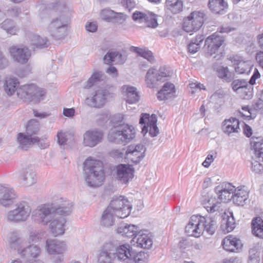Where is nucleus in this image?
Instances as JSON below:
<instances>
[{
  "instance_id": "nucleus-21",
  "label": "nucleus",
  "mask_w": 263,
  "mask_h": 263,
  "mask_svg": "<svg viewBox=\"0 0 263 263\" xmlns=\"http://www.w3.org/2000/svg\"><path fill=\"white\" fill-rule=\"evenodd\" d=\"M132 243L134 245L136 243L137 247L149 249L152 247L153 240L147 231H140L136 236L133 237Z\"/></svg>"
},
{
  "instance_id": "nucleus-46",
  "label": "nucleus",
  "mask_w": 263,
  "mask_h": 263,
  "mask_svg": "<svg viewBox=\"0 0 263 263\" xmlns=\"http://www.w3.org/2000/svg\"><path fill=\"white\" fill-rule=\"evenodd\" d=\"M120 233H123V235L128 237L134 236L140 231L139 228L134 224H125L124 227L120 228Z\"/></svg>"
},
{
  "instance_id": "nucleus-29",
  "label": "nucleus",
  "mask_w": 263,
  "mask_h": 263,
  "mask_svg": "<svg viewBox=\"0 0 263 263\" xmlns=\"http://www.w3.org/2000/svg\"><path fill=\"white\" fill-rule=\"evenodd\" d=\"M8 247L10 250H17L20 254V250H22L23 242L20 237L19 233L16 231L9 233L7 237Z\"/></svg>"
},
{
  "instance_id": "nucleus-27",
  "label": "nucleus",
  "mask_w": 263,
  "mask_h": 263,
  "mask_svg": "<svg viewBox=\"0 0 263 263\" xmlns=\"http://www.w3.org/2000/svg\"><path fill=\"white\" fill-rule=\"evenodd\" d=\"M19 147L22 149H27L33 144L39 142L37 136H31L26 133H21L18 134L17 138Z\"/></svg>"
},
{
  "instance_id": "nucleus-58",
  "label": "nucleus",
  "mask_w": 263,
  "mask_h": 263,
  "mask_svg": "<svg viewBox=\"0 0 263 263\" xmlns=\"http://www.w3.org/2000/svg\"><path fill=\"white\" fill-rule=\"evenodd\" d=\"M109 118V115L107 111H103L97 115L96 120L99 124L107 122Z\"/></svg>"
},
{
  "instance_id": "nucleus-24",
  "label": "nucleus",
  "mask_w": 263,
  "mask_h": 263,
  "mask_svg": "<svg viewBox=\"0 0 263 263\" xmlns=\"http://www.w3.org/2000/svg\"><path fill=\"white\" fill-rule=\"evenodd\" d=\"M224 41L223 37L218 35L217 33L208 37L205 41V45L208 46L207 53L210 55L215 53Z\"/></svg>"
},
{
  "instance_id": "nucleus-57",
  "label": "nucleus",
  "mask_w": 263,
  "mask_h": 263,
  "mask_svg": "<svg viewBox=\"0 0 263 263\" xmlns=\"http://www.w3.org/2000/svg\"><path fill=\"white\" fill-rule=\"evenodd\" d=\"M249 82L245 80H235L231 84L233 90L237 93L240 91V89H243Z\"/></svg>"
},
{
  "instance_id": "nucleus-56",
  "label": "nucleus",
  "mask_w": 263,
  "mask_h": 263,
  "mask_svg": "<svg viewBox=\"0 0 263 263\" xmlns=\"http://www.w3.org/2000/svg\"><path fill=\"white\" fill-rule=\"evenodd\" d=\"M45 94V91L43 89L36 86V90L32 93L29 100L35 102H40L43 99Z\"/></svg>"
},
{
  "instance_id": "nucleus-35",
  "label": "nucleus",
  "mask_w": 263,
  "mask_h": 263,
  "mask_svg": "<svg viewBox=\"0 0 263 263\" xmlns=\"http://www.w3.org/2000/svg\"><path fill=\"white\" fill-rule=\"evenodd\" d=\"M115 213L107 207L103 211L101 219L100 224L102 227L109 228L112 226L115 222Z\"/></svg>"
},
{
  "instance_id": "nucleus-11",
  "label": "nucleus",
  "mask_w": 263,
  "mask_h": 263,
  "mask_svg": "<svg viewBox=\"0 0 263 263\" xmlns=\"http://www.w3.org/2000/svg\"><path fill=\"white\" fill-rule=\"evenodd\" d=\"M132 18L134 21L148 28H156L158 26L157 15L152 12L136 11L133 13Z\"/></svg>"
},
{
  "instance_id": "nucleus-28",
  "label": "nucleus",
  "mask_w": 263,
  "mask_h": 263,
  "mask_svg": "<svg viewBox=\"0 0 263 263\" xmlns=\"http://www.w3.org/2000/svg\"><path fill=\"white\" fill-rule=\"evenodd\" d=\"M54 211L57 215H69L72 210V204L69 201L64 200L63 198H60L58 201L53 203Z\"/></svg>"
},
{
  "instance_id": "nucleus-16",
  "label": "nucleus",
  "mask_w": 263,
  "mask_h": 263,
  "mask_svg": "<svg viewBox=\"0 0 263 263\" xmlns=\"http://www.w3.org/2000/svg\"><path fill=\"white\" fill-rule=\"evenodd\" d=\"M115 247L112 242H107L101 247L98 257V263H112L116 257Z\"/></svg>"
},
{
  "instance_id": "nucleus-52",
  "label": "nucleus",
  "mask_w": 263,
  "mask_h": 263,
  "mask_svg": "<svg viewBox=\"0 0 263 263\" xmlns=\"http://www.w3.org/2000/svg\"><path fill=\"white\" fill-rule=\"evenodd\" d=\"M47 39L37 35H33L31 37V44L37 48H44L46 47Z\"/></svg>"
},
{
  "instance_id": "nucleus-39",
  "label": "nucleus",
  "mask_w": 263,
  "mask_h": 263,
  "mask_svg": "<svg viewBox=\"0 0 263 263\" xmlns=\"http://www.w3.org/2000/svg\"><path fill=\"white\" fill-rule=\"evenodd\" d=\"M20 254L22 257L26 258L31 257L36 258L38 257L41 253L40 248L36 245H30L27 248H24L22 250H20Z\"/></svg>"
},
{
  "instance_id": "nucleus-10",
  "label": "nucleus",
  "mask_w": 263,
  "mask_h": 263,
  "mask_svg": "<svg viewBox=\"0 0 263 263\" xmlns=\"http://www.w3.org/2000/svg\"><path fill=\"white\" fill-rule=\"evenodd\" d=\"M48 30L55 39H61L66 33L67 22L62 16L53 18L48 25Z\"/></svg>"
},
{
  "instance_id": "nucleus-22",
  "label": "nucleus",
  "mask_w": 263,
  "mask_h": 263,
  "mask_svg": "<svg viewBox=\"0 0 263 263\" xmlns=\"http://www.w3.org/2000/svg\"><path fill=\"white\" fill-rule=\"evenodd\" d=\"M16 195L13 189L7 184H0V204L8 206L12 204Z\"/></svg>"
},
{
  "instance_id": "nucleus-19",
  "label": "nucleus",
  "mask_w": 263,
  "mask_h": 263,
  "mask_svg": "<svg viewBox=\"0 0 263 263\" xmlns=\"http://www.w3.org/2000/svg\"><path fill=\"white\" fill-rule=\"evenodd\" d=\"M66 220L61 216L55 214L49 222V229L54 236L62 235L65 231Z\"/></svg>"
},
{
  "instance_id": "nucleus-48",
  "label": "nucleus",
  "mask_w": 263,
  "mask_h": 263,
  "mask_svg": "<svg viewBox=\"0 0 263 263\" xmlns=\"http://www.w3.org/2000/svg\"><path fill=\"white\" fill-rule=\"evenodd\" d=\"M235 71L238 74L248 73L252 67L250 61H239L237 64H234Z\"/></svg>"
},
{
  "instance_id": "nucleus-31",
  "label": "nucleus",
  "mask_w": 263,
  "mask_h": 263,
  "mask_svg": "<svg viewBox=\"0 0 263 263\" xmlns=\"http://www.w3.org/2000/svg\"><path fill=\"white\" fill-rule=\"evenodd\" d=\"M123 92L125 94L126 101L129 104H134L140 100V95L136 87L124 85L122 87Z\"/></svg>"
},
{
  "instance_id": "nucleus-23",
  "label": "nucleus",
  "mask_w": 263,
  "mask_h": 263,
  "mask_svg": "<svg viewBox=\"0 0 263 263\" xmlns=\"http://www.w3.org/2000/svg\"><path fill=\"white\" fill-rule=\"evenodd\" d=\"M115 252L118 259L124 263H131L134 250L129 244H124L115 249Z\"/></svg>"
},
{
  "instance_id": "nucleus-49",
  "label": "nucleus",
  "mask_w": 263,
  "mask_h": 263,
  "mask_svg": "<svg viewBox=\"0 0 263 263\" xmlns=\"http://www.w3.org/2000/svg\"><path fill=\"white\" fill-rule=\"evenodd\" d=\"M46 231H31L29 232L28 241L29 243H36L41 241L45 237Z\"/></svg>"
},
{
  "instance_id": "nucleus-43",
  "label": "nucleus",
  "mask_w": 263,
  "mask_h": 263,
  "mask_svg": "<svg viewBox=\"0 0 263 263\" xmlns=\"http://www.w3.org/2000/svg\"><path fill=\"white\" fill-rule=\"evenodd\" d=\"M253 234L256 236L263 238V220L260 217L254 218L252 221Z\"/></svg>"
},
{
  "instance_id": "nucleus-12",
  "label": "nucleus",
  "mask_w": 263,
  "mask_h": 263,
  "mask_svg": "<svg viewBox=\"0 0 263 263\" xmlns=\"http://www.w3.org/2000/svg\"><path fill=\"white\" fill-rule=\"evenodd\" d=\"M8 51L13 61L21 64L27 63L31 55V51L24 46L13 45Z\"/></svg>"
},
{
  "instance_id": "nucleus-13",
  "label": "nucleus",
  "mask_w": 263,
  "mask_h": 263,
  "mask_svg": "<svg viewBox=\"0 0 263 263\" xmlns=\"http://www.w3.org/2000/svg\"><path fill=\"white\" fill-rule=\"evenodd\" d=\"M157 116L152 114L151 116L148 114H142L140 119L139 123L144 124L142 128V133L145 135L148 132L151 137L156 136L159 133L157 126Z\"/></svg>"
},
{
  "instance_id": "nucleus-1",
  "label": "nucleus",
  "mask_w": 263,
  "mask_h": 263,
  "mask_svg": "<svg viewBox=\"0 0 263 263\" xmlns=\"http://www.w3.org/2000/svg\"><path fill=\"white\" fill-rule=\"evenodd\" d=\"M123 119L124 116L121 114L112 117L111 122L114 126L110 129L108 135L109 141L116 143H127L135 137L134 128L128 124H121Z\"/></svg>"
},
{
  "instance_id": "nucleus-25",
  "label": "nucleus",
  "mask_w": 263,
  "mask_h": 263,
  "mask_svg": "<svg viewBox=\"0 0 263 263\" xmlns=\"http://www.w3.org/2000/svg\"><path fill=\"white\" fill-rule=\"evenodd\" d=\"M260 74L256 68L254 69L253 74L251 77L249 83L243 89H240L238 92L240 97L243 99H251L253 95V88L252 85L255 83V81L259 78Z\"/></svg>"
},
{
  "instance_id": "nucleus-37",
  "label": "nucleus",
  "mask_w": 263,
  "mask_h": 263,
  "mask_svg": "<svg viewBox=\"0 0 263 263\" xmlns=\"http://www.w3.org/2000/svg\"><path fill=\"white\" fill-rule=\"evenodd\" d=\"M126 60V56L122 55L117 51L108 52L104 58V63L107 64H109L112 62H115L117 64H122Z\"/></svg>"
},
{
  "instance_id": "nucleus-15",
  "label": "nucleus",
  "mask_w": 263,
  "mask_h": 263,
  "mask_svg": "<svg viewBox=\"0 0 263 263\" xmlns=\"http://www.w3.org/2000/svg\"><path fill=\"white\" fill-rule=\"evenodd\" d=\"M103 137V132L94 128L88 130L83 135V144L85 146L93 147L100 143Z\"/></svg>"
},
{
  "instance_id": "nucleus-7",
  "label": "nucleus",
  "mask_w": 263,
  "mask_h": 263,
  "mask_svg": "<svg viewBox=\"0 0 263 263\" xmlns=\"http://www.w3.org/2000/svg\"><path fill=\"white\" fill-rule=\"evenodd\" d=\"M54 209L53 203L42 205L33 211L32 219L38 223L47 225L56 214Z\"/></svg>"
},
{
  "instance_id": "nucleus-59",
  "label": "nucleus",
  "mask_w": 263,
  "mask_h": 263,
  "mask_svg": "<svg viewBox=\"0 0 263 263\" xmlns=\"http://www.w3.org/2000/svg\"><path fill=\"white\" fill-rule=\"evenodd\" d=\"M126 17V15L123 13L115 12L112 22L121 24L125 22Z\"/></svg>"
},
{
  "instance_id": "nucleus-63",
  "label": "nucleus",
  "mask_w": 263,
  "mask_h": 263,
  "mask_svg": "<svg viewBox=\"0 0 263 263\" xmlns=\"http://www.w3.org/2000/svg\"><path fill=\"white\" fill-rule=\"evenodd\" d=\"M255 107L257 109L263 108V90L258 95V99L255 104Z\"/></svg>"
},
{
  "instance_id": "nucleus-51",
  "label": "nucleus",
  "mask_w": 263,
  "mask_h": 263,
  "mask_svg": "<svg viewBox=\"0 0 263 263\" xmlns=\"http://www.w3.org/2000/svg\"><path fill=\"white\" fill-rule=\"evenodd\" d=\"M103 74L101 72L97 71L93 73L84 85V88L86 89L90 88L95 83L103 80Z\"/></svg>"
},
{
  "instance_id": "nucleus-26",
  "label": "nucleus",
  "mask_w": 263,
  "mask_h": 263,
  "mask_svg": "<svg viewBox=\"0 0 263 263\" xmlns=\"http://www.w3.org/2000/svg\"><path fill=\"white\" fill-rule=\"evenodd\" d=\"M239 121L235 118H230L225 119L222 123L221 128L223 132L228 136L232 133H237L240 132Z\"/></svg>"
},
{
  "instance_id": "nucleus-17",
  "label": "nucleus",
  "mask_w": 263,
  "mask_h": 263,
  "mask_svg": "<svg viewBox=\"0 0 263 263\" xmlns=\"http://www.w3.org/2000/svg\"><path fill=\"white\" fill-rule=\"evenodd\" d=\"M107 93L105 89H98L95 91L92 97H88L85 100L84 104L90 107L100 108L106 103Z\"/></svg>"
},
{
  "instance_id": "nucleus-45",
  "label": "nucleus",
  "mask_w": 263,
  "mask_h": 263,
  "mask_svg": "<svg viewBox=\"0 0 263 263\" xmlns=\"http://www.w3.org/2000/svg\"><path fill=\"white\" fill-rule=\"evenodd\" d=\"M226 218L224 217L222 220L221 227L223 230L229 233L233 230L235 227V221L232 213H230Z\"/></svg>"
},
{
  "instance_id": "nucleus-6",
  "label": "nucleus",
  "mask_w": 263,
  "mask_h": 263,
  "mask_svg": "<svg viewBox=\"0 0 263 263\" xmlns=\"http://www.w3.org/2000/svg\"><path fill=\"white\" fill-rule=\"evenodd\" d=\"M31 208L25 201H22L16 204L15 208L9 211L6 214L7 221L18 223L25 221L29 217Z\"/></svg>"
},
{
  "instance_id": "nucleus-47",
  "label": "nucleus",
  "mask_w": 263,
  "mask_h": 263,
  "mask_svg": "<svg viewBox=\"0 0 263 263\" xmlns=\"http://www.w3.org/2000/svg\"><path fill=\"white\" fill-rule=\"evenodd\" d=\"M132 48L134 52L137 53L141 57L146 59L151 63L154 62V57L152 52L146 48H141L137 47H132Z\"/></svg>"
},
{
  "instance_id": "nucleus-14",
  "label": "nucleus",
  "mask_w": 263,
  "mask_h": 263,
  "mask_svg": "<svg viewBox=\"0 0 263 263\" xmlns=\"http://www.w3.org/2000/svg\"><path fill=\"white\" fill-rule=\"evenodd\" d=\"M145 148L143 144L130 145L127 147L125 158L129 161L137 164L144 157Z\"/></svg>"
},
{
  "instance_id": "nucleus-60",
  "label": "nucleus",
  "mask_w": 263,
  "mask_h": 263,
  "mask_svg": "<svg viewBox=\"0 0 263 263\" xmlns=\"http://www.w3.org/2000/svg\"><path fill=\"white\" fill-rule=\"evenodd\" d=\"M57 137L58 143L60 145L64 146L66 144L67 140L66 133L60 131L57 133Z\"/></svg>"
},
{
  "instance_id": "nucleus-36",
  "label": "nucleus",
  "mask_w": 263,
  "mask_h": 263,
  "mask_svg": "<svg viewBox=\"0 0 263 263\" xmlns=\"http://www.w3.org/2000/svg\"><path fill=\"white\" fill-rule=\"evenodd\" d=\"M23 183L26 186H30L36 182V174L32 167L26 168L22 174Z\"/></svg>"
},
{
  "instance_id": "nucleus-8",
  "label": "nucleus",
  "mask_w": 263,
  "mask_h": 263,
  "mask_svg": "<svg viewBox=\"0 0 263 263\" xmlns=\"http://www.w3.org/2000/svg\"><path fill=\"white\" fill-rule=\"evenodd\" d=\"M204 13L202 11H195L184 18L183 28L186 32H196L202 26Z\"/></svg>"
},
{
  "instance_id": "nucleus-3",
  "label": "nucleus",
  "mask_w": 263,
  "mask_h": 263,
  "mask_svg": "<svg viewBox=\"0 0 263 263\" xmlns=\"http://www.w3.org/2000/svg\"><path fill=\"white\" fill-rule=\"evenodd\" d=\"M83 170L88 186L98 187L102 185L105 179V174L101 161L88 158L84 163Z\"/></svg>"
},
{
  "instance_id": "nucleus-34",
  "label": "nucleus",
  "mask_w": 263,
  "mask_h": 263,
  "mask_svg": "<svg viewBox=\"0 0 263 263\" xmlns=\"http://www.w3.org/2000/svg\"><path fill=\"white\" fill-rule=\"evenodd\" d=\"M175 92V86L171 83H166L162 88L157 93V98L159 100H164L172 98Z\"/></svg>"
},
{
  "instance_id": "nucleus-4",
  "label": "nucleus",
  "mask_w": 263,
  "mask_h": 263,
  "mask_svg": "<svg viewBox=\"0 0 263 263\" xmlns=\"http://www.w3.org/2000/svg\"><path fill=\"white\" fill-rule=\"evenodd\" d=\"M235 187L231 183L223 182L215 188V191L218 196L210 197L204 203V207L208 212L214 213L219 210L221 202H227L232 199Z\"/></svg>"
},
{
  "instance_id": "nucleus-50",
  "label": "nucleus",
  "mask_w": 263,
  "mask_h": 263,
  "mask_svg": "<svg viewBox=\"0 0 263 263\" xmlns=\"http://www.w3.org/2000/svg\"><path fill=\"white\" fill-rule=\"evenodd\" d=\"M40 124L34 119L30 120L26 127V133L31 136H35L39 131Z\"/></svg>"
},
{
  "instance_id": "nucleus-9",
  "label": "nucleus",
  "mask_w": 263,
  "mask_h": 263,
  "mask_svg": "<svg viewBox=\"0 0 263 263\" xmlns=\"http://www.w3.org/2000/svg\"><path fill=\"white\" fill-rule=\"evenodd\" d=\"M170 77V72L165 67H161L158 70L150 68L145 76V83L147 87L153 88L157 84V82H162Z\"/></svg>"
},
{
  "instance_id": "nucleus-20",
  "label": "nucleus",
  "mask_w": 263,
  "mask_h": 263,
  "mask_svg": "<svg viewBox=\"0 0 263 263\" xmlns=\"http://www.w3.org/2000/svg\"><path fill=\"white\" fill-rule=\"evenodd\" d=\"M45 249L47 252L50 255H61L67 250L66 243L55 239H47L46 241Z\"/></svg>"
},
{
  "instance_id": "nucleus-18",
  "label": "nucleus",
  "mask_w": 263,
  "mask_h": 263,
  "mask_svg": "<svg viewBox=\"0 0 263 263\" xmlns=\"http://www.w3.org/2000/svg\"><path fill=\"white\" fill-rule=\"evenodd\" d=\"M134 168L129 164H121L116 167V178L123 183H127L134 177Z\"/></svg>"
},
{
  "instance_id": "nucleus-61",
  "label": "nucleus",
  "mask_w": 263,
  "mask_h": 263,
  "mask_svg": "<svg viewBox=\"0 0 263 263\" xmlns=\"http://www.w3.org/2000/svg\"><path fill=\"white\" fill-rule=\"evenodd\" d=\"M260 161H259V159H256L254 160V161L252 162L251 170L255 173L259 174L263 170V166L260 163Z\"/></svg>"
},
{
  "instance_id": "nucleus-53",
  "label": "nucleus",
  "mask_w": 263,
  "mask_h": 263,
  "mask_svg": "<svg viewBox=\"0 0 263 263\" xmlns=\"http://www.w3.org/2000/svg\"><path fill=\"white\" fill-rule=\"evenodd\" d=\"M148 256L144 252H140L136 253L134 251L132 256V261L135 263H147L148 261Z\"/></svg>"
},
{
  "instance_id": "nucleus-32",
  "label": "nucleus",
  "mask_w": 263,
  "mask_h": 263,
  "mask_svg": "<svg viewBox=\"0 0 263 263\" xmlns=\"http://www.w3.org/2000/svg\"><path fill=\"white\" fill-rule=\"evenodd\" d=\"M251 148L254 151L255 159L263 161V139L261 137H253L251 139Z\"/></svg>"
},
{
  "instance_id": "nucleus-38",
  "label": "nucleus",
  "mask_w": 263,
  "mask_h": 263,
  "mask_svg": "<svg viewBox=\"0 0 263 263\" xmlns=\"http://www.w3.org/2000/svg\"><path fill=\"white\" fill-rule=\"evenodd\" d=\"M36 90V85L34 84L24 85L21 86L17 89V96L22 99H28Z\"/></svg>"
},
{
  "instance_id": "nucleus-2",
  "label": "nucleus",
  "mask_w": 263,
  "mask_h": 263,
  "mask_svg": "<svg viewBox=\"0 0 263 263\" xmlns=\"http://www.w3.org/2000/svg\"><path fill=\"white\" fill-rule=\"evenodd\" d=\"M216 228V221L214 218L193 215L185 228V231L189 236L198 238L203 234L204 231L213 235Z\"/></svg>"
},
{
  "instance_id": "nucleus-41",
  "label": "nucleus",
  "mask_w": 263,
  "mask_h": 263,
  "mask_svg": "<svg viewBox=\"0 0 263 263\" xmlns=\"http://www.w3.org/2000/svg\"><path fill=\"white\" fill-rule=\"evenodd\" d=\"M183 4L181 0H165V8L173 14H177L183 10Z\"/></svg>"
},
{
  "instance_id": "nucleus-42",
  "label": "nucleus",
  "mask_w": 263,
  "mask_h": 263,
  "mask_svg": "<svg viewBox=\"0 0 263 263\" xmlns=\"http://www.w3.org/2000/svg\"><path fill=\"white\" fill-rule=\"evenodd\" d=\"M1 27L10 35H13L16 34L18 30L15 22L9 18L5 20L1 24Z\"/></svg>"
},
{
  "instance_id": "nucleus-64",
  "label": "nucleus",
  "mask_w": 263,
  "mask_h": 263,
  "mask_svg": "<svg viewBox=\"0 0 263 263\" xmlns=\"http://www.w3.org/2000/svg\"><path fill=\"white\" fill-rule=\"evenodd\" d=\"M252 252L250 251L248 263H259L260 260L259 255L257 253H252Z\"/></svg>"
},
{
  "instance_id": "nucleus-44",
  "label": "nucleus",
  "mask_w": 263,
  "mask_h": 263,
  "mask_svg": "<svg viewBox=\"0 0 263 263\" xmlns=\"http://www.w3.org/2000/svg\"><path fill=\"white\" fill-rule=\"evenodd\" d=\"M19 82L15 78H8L6 80L5 90L8 95L11 96L18 88Z\"/></svg>"
},
{
  "instance_id": "nucleus-62",
  "label": "nucleus",
  "mask_w": 263,
  "mask_h": 263,
  "mask_svg": "<svg viewBox=\"0 0 263 263\" xmlns=\"http://www.w3.org/2000/svg\"><path fill=\"white\" fill-rule=\"evenodd\" d=\"M200 46L198 43L192 41L188 45L189 52L191 53H195L199 50Z\"/></svg>"
},
{
  "instance_id": "nucleus-33",
  "label": "nucleus",
  "mask_w": 263,
  "mask_h": 263,
  "mask_svg": "<svg viewBox=\"0 0 263 263\" xmlns=\"http://www.w3.org/2000/svg\"><path fill=\"white\" fill-rule=\"evenodd\" d=\"M248 198V192L245 187H235L232 199L234 203L237 205H243Z\"/></svg>"
},
{
  "instance_id": "nucleus-40",
  "label": "nucleus",
  "mask_w": 263,
  "mask_h": 263,
  "mask_svg": "<svg viewBox=\"0 0 263 263\" xmlns=\"http://www.w3.org/2000/svg\"><path fill=\"white\" fill-rule=\"evenodd\" d=\"M209 7L215 13L223 14L228 5L223 0H209Z\"/></svg>"
},
{
  "instance_id": "nucleus-5",
  "label": "nucleus",
  "mask_w": 263,
  "mask_h": 263,
  "mask_svg": "<svg viewBox=\"0 0 263 263\" xmlns=\"http://www.w3.org/2000/svg\"><path fill=\"white\" fill-rule=\"evenodd\" d=\"M107 208L112 211L117 217L124 218L130 213L132 205L125 197L115 196L110 201Z\"/></svg>"
},
{
  "instance_id": "nucleus-54",
  "label": "nucleus",
  "mask_w": 263,
  "mask_h": 263,
  "mask_svg": "<svg viewBox=\"0 0 263 263\" xmlns=\"http://www.w3.org/2000/svg\"><path fill=\"white\" fill-rule=\"evenodd\" d=\"M115 14V12L109 8H105L100 12V17L107 22H112Z\"/></svg>"
},
{
  "instance_id": "nucleus-55",
  "label": "nucleus",
  "mask_w": 263,
  "mask_h": 263,
  "mask_svg": "<svg viewBox=\"0 0 263 263\" xmlns=\"http://www.w3.org/2000/svg\"><path fill=\"white\" fill-rule=\"evenodd\" d=\"M217 72L218 77L223 80V81L229 82L233 79V77L229 72L228 67L220 68Z\"/></svg>"
},
{
  "instance_id": "nucleus-30",
  "label": "nucleus",
  "mask_w": 263,
  "mask_h": 263,
  "mask_svg": "<svg viewBox=\"0 0 263 263\" xmlns=\"http://www.w3.org/2000/svg\"><path fill=\"white\" fill-rule=\"evenodd\" d=\"M223 248L229 252H236L242 246L240 240L235 237L229 235L225 237L222 241Z\"/></svg>"
}]
</instances>
